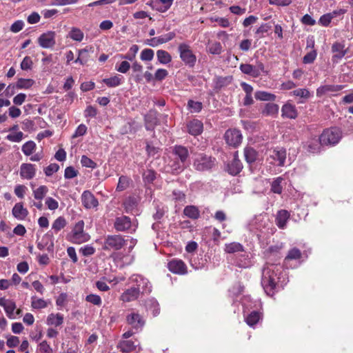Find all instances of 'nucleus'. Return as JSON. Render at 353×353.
Segmentation results:
<instances>
[{"mask_svg":"<svg viewBox=\"0 0 353 353\" xmlns=\"http://www.w3.org/2000/svg\"><path fill=\"white\" fill-rule=\"evenodd\" d=\"M280 270V268L277 265L271 264L265 267L263 270L261 285L269 296H273L274 294L277 282L279 279L278 276V272Z\"/></svg>","mask_w":353,"mask_h":353,"instance_id":"f257e3e1","label":"nucleus"},{"mask_svg":"<svg viewBox=\"0 0 353 353\" xmlns=\"http://www.w3.org/2000/svg\"><path fill=\"white\" fill-rule=\"evenodd\" d=\"M216 161L214 157L205 153L197 154L193 160V168L198 172H208L216 166Z\"/></svg>","mask_w":353,"mask_h":353,"instance_id":"f03ea898","label":"nucleus"},{"mask_svg":"<svg viewBox=\"0 0 353 353\" xmlns=\"http://www.w3.org/2000/svg\"><path fill=\"white\" fill-rule=\"evenodd\" d=\"M342 137L341 131L336 128L324 130L319 138L322 145H334L339 143Z\"/></svg>","mask_w":353,"mask_h":353,"instance_id":"7ed1b4c3","label":"nucleus"},{"mask_svg":"<svg viewBox=\"0 0 353 353\" xmlns=\"http://www.w3.org/2000/svg\"><path fill=\"white\" fill-rule=\"evenodd\" d=\"M127 240L121 234H110L105 237L103 249L104 250L118 251L126 244Z\"/></svg>","mask_w":353,"mask_h":353,"instance_id":"20e7f679","label":"nucleus"},{"mask_svg":"<svg viewBox=\"0 0 353 353\" xmlns=\"http://www.w3.org/2000/svg\"><path fill=\"white\" fill-rule=\"evenodd\" d=\"M224 138L227 144L233 148L238 147L243 139L241 132L236 129L228 130L225 133Z\"/></svg>","mask_w":353,"mask_h":353,"instance_id":"39448f33","label":"nucleus"},{"mask_svg":"<svg viewBox=\"0 0 353 353\" xmlns=\"http://www.w3.org/2000/svg\"><path fill=\"white\" fill-rule=\"evenodd\" d=\"M179 51L180 52V57L183 61L190 65H193L196 62V57L192 53L190 48L185 43H181L179 46Z\"/></svg>","mask_w":353,"mask_h":353,"instance_id":"423d86ee","label":"nucleus"},{"mask_svg":"<svg viewBox=\"0 0 353 353\" xmlns=\"http://www.w3.org/2000/svg\"><path fill=\"white\" fill-rule=\"evenodd\" d=\"M55 35L56 33L54 31H48L43 33L38 38V43L43 48H51L56 43Z\"/></svg>","mask_w":353,"mask_h":353,"instance_id":"0eeeda50","label":"nucleus"},{"mask_svg":"<svg viewBox=\"0 0 353 353\" xmlns=\"http://www.w3.org/2000/svg\"><path fill=\"white\" fill-rule=\"evenodd\" d=\"M132 221L130 217L121 216L117 217L114 222V228L117 232H126L130 230Z\"/></svg>","mask_w":353,"mask_h":353,"instance_id":"6e6552de","label":"nucleus"},{"mask_svg":"<svg viewBox=\"0 0 353 353\" xmlns=\"http://www.w3.org/2000/svg\"><path fill=\"white\" fill-rule=\"evenodd\" d=\"M81 201L83 206L87 209L96 208L99 205L97 199L88 190H85L83 192L81 195Z\"/></svg>","mask_w":353,"mask_h":353,"instance_id":"1a4fd4ad","label":"nucleus"},{"mask_svg":"<svg viewBox=\"0 0 353 353\" xmlns=\"http://www.w3.org/2000/svg\"><path fill=\"white\" fill-rule=\"evenodd\" d=\"M169 270L173 273L184 274L187 272V268L181 260L172 259L168 264Z\"/></svg>","mask_w":353,"mask_h":353,"instance_id":"9d476101","label":"nucleus"},{"mask_svg":"<svg viewBox=\"0 0 353 353\" xmlns=\"http://www.w3.org/2000/svg\"><path fill=\"white\" fill-rule=\"evenodd\" d=\"M158 113L154 110H151L145 115V126L147 130H153L154 127L159 124Z\"/></svg>","mask_w":353,"mask_h":353,"instance_id":"9b49d317","label":"nucleus"},{"mask_svg":"<svg viewBox=\"0 0 353 353\" xmlns=\"http://www.w3.org/2000/svg\"><path fill=\"white\" fill-rule=\"evenodd\" d=\"M36 174L34 165L31 163H22L20 167V176L22 179L30 180Z\"/></svg>","mask_w":353,"mask_h":353,"instance_id":"f8f14e48","label":"nucleus"},{"mask_svg":"<svg viewBox=\"0 0 353 353\" xmlns=\"http://www.w3.org/2000/svg\"><path fill=\"white\" fill-rule=\"evenodd\" d=\"M270 157L278 161V165L283 166L286 159V150L283 148H276L270 150Z\"/></svg>","mask_w":353,"mask_h":353,"instance_id":"ddd939ff","label":"nucleus"},{"mask_svg":"<svg viewBox=\"0 0 353 353\" xmlns=\"http://www.w3.org/2000/svg\"><path fill=\"white\" fill-rule=\"evenodd\" d=\"M126 320L128 324L137 330L142 328L145 324V321L138 313L133 312L128 314Z\"/></svg>","mask_w":353,"mask_h":353,"instance_id":"4468645a","label":"nucleus"},{"mask_svg":"<svg viewBox=\"0 0 353 353\" xmlns=\"http://www.w3.org/2000/svg\"><path fill=\"white\" fill-rule=\"evenodd\" d=\"M141 284H137L136 287H132L127 290L121 296L123 301L130 302L137 299L141 292Z\"/></svg>","mask_w":353,"mask_h":353,"instance_id":"2eb2a0df","label":"nucleus"},{"mask_svg":"<svg viewBox=\"0 0 353 353\" xmlns=\"http://www.w3.org/2000/svg\"><path fill=\"white\" fill-rule=\"evenodd\" d=\"M332 52L334 54L332 61L337 62L338 60L341 59L345 55L347 50L345 49L343 44L336 42L332 46Z\"/></svg>","mask_w":353,"mask_h":353,"instance_id":"dca6fc26","label":"nucleus"},{"mask_svg":"<svg viewBox=\"0 0 353 353\" xmlns=\"http://www.w3.org/2000/svg\"><path fill=\"white\" fill-rule=\"evenodd\" d=\"M172 154L183 163H185L189 157L188 148L183 145H175L172 150Z\"/></svg>","mask_w":353,"mask_h":353,"instance_id":"f3484780","label":"nucleus"},{"mask_svg":"<svg viewBox=\"0 0 353 353\" xmlns=\"http://www.w3.org/2000/svg\"><path fill=\"white\" fill-rule=\"evenodd\" d=\"M243 169V165L239 159L234 157L233 160L228 163L226 171L232 176H236L241 172Z\"/></svg>","mask_w":353,"mask_h":353,"instance_id":"a211bd4d","label":"nucleus"},{"mask_svg":"<svg viewBox=\"0 0 353 353\" xmlns=\"http://www.w3.org/2000/svg\"><path fill=\"white\" fill-rule=\"evenodd\" d=\"M282 117L294 119L298 117V112L294 105L290 103L284 104L281 108Z\"/></svg>","mask_w":353,"mask_h":353,"instance_id":"6ab92c4d","label":"nucleus"},{"mask_svg":"<svg viewBox=\"0 0 353 353\" xmlns=\"http://www.w3.org/2000/svg\"><path fill=\"white\" fill-rule=\"evenodd\" d=\"M290 213L286 210H279L276 216V224L280 229H283L286 226L288 220L290 219Z\"/></svg>","mask_w":353,"mask_h":353,"instance_id":"aec40b11","label":"nucleus"},{"mask_svg":"<svg viewBox=\"0 0 353 353\" xmlns=\"http://www.w3.org/2000/svg\"><path fill=\"white\" fill-rule=\"evenodd\" d=\"M12 215L19 220L24 219L28 215V211L24 208L22 203H17L12 210Z\"/></svg>","mask_w":353,"mask_h":353,"instance_id":"412c9836","label":"nucleus"},{"mask_svg":"<svg viewBox=\"0 0 353 353\" xmlns=\"http://www.w3.org/2000/svg\"><path fill=\"white\" fill-rule=\"evenodd\" d=\"M188 132L194 136L200 134L203 130V123L197 120L194 119L189 122L187 125Z\"/></svg>","mask_w":353,"mask_h":353,"instance_id":"4be33fe9","label":"nucleus"},{"mask_svg":"<svg viewBox=\"0 0 353 353\" xmlns=\"http://www.w3.org/2000/svg\"><path fill=\"white\" fill-rule=\"evenodd\" d=\"M343 86L339 85H325L319 87L316 90L318 96H322L327 92H335L342 90Z\"/></svg>","mask_w":353,"mask_h":353,"instance_id":"5701e85b","label":"nucleus"},{"mask_svg":"<svg viewBox=\"0 0 353 353\" xmlns=\"http://www.w3.org/2000/svg\"><path fill=\"white\" fill-rule=\"evenodd\" d=\"M279 105L275 103H266L261 110V114L263 116H274L278 114L279 112Z\"/></svg>","mask_w":353,"mask_h":353,"instance_id":"b1692460","label":"nucleus"},{"mask_svg":"<svg viewBox=\"0 0 353 353\" xmlns=\"http://www.w3.org/2000/svg\"><path fill=\"white\" fill-rule=\"evenodd\" d=\"M173 1L174 0H156L153 6V9L164 12L170 8Z\"/></svg>","mask_w":353,"mask_h":353,"instance_id":"393cba45","label":"nucleus"},{"mask_svg":"<svg viewBox=\"0 0 353 353\" xmlns=\"http://www.w3.org/2000/svg\"><path fill=\"white\" fill-rule=\"evenodd\" d=\"M232 80V77H216L214 79V88L216 90H220L222 88L228 85Z\"/></svg>","mask_w":353,"mask_h":353,"instance_id":"a878e982","label":"nucleus"},{"mask_svg":"<svg viewBox=\"0 0 353 353\" xmlns=\"http://www.w3.org/2000/svg\"><path fill=\"white\" fill-rule=\"evenodd\" d=\"M136 347L137 345L132 340L123 341L120 342L118 345V347H119L121 351L123 353L131 352L136 349Z\"/></svg>","mask_w":353,"mask_h":353,"instance_id":"bb28decb","label":"nucleus"},{"mask_svg":"<svg viewBox=\"0 0 353 353\" xmlns=\"http://www.w3.org/2000/svg\"><path fill=\"white\" fill-rule=\"evenodd\" d=\"M244 156L245 161L248 163L251 164L256 160L258 157V152L251 147H246L244 149Z\"/></svg>","mask_w":353,"mask_h":353,"instance_id":"cd10ccee","label":"nucleus"},{"mask_svg":"<svg viewBox=\"0 0 353 353\" xmlns=\"http://www.w3.org/2000/svg\"><path fill=\"white\" fill-rule=\"evenodd\" d=\"M241 71L245 74L250 75L253 77H258L260 76V72H258L254 65L248 64V63H242L240 65Z\"/></svg>","mask_w":353,"mask_h":353,"instance_id":"c85d7f7f","label":"nucleus"},{"mask_svg":"<svg viewBox=\"0 0 353 353\" xmlns=\"http://www.w3.org/2000/svg\"><path fill=\"white\" fill-rule=\"evenodd\" d=\"M183 214L192 219H197L200 216L199 209L194 205H188L183 210Z\"/></svg>","mask_w":353,"mask_h":353,"instance_id":"c756f323","label":"nucleus"},{"mask_svg":"<svg viewBox=\"0 0 353 353\" xmlns=\"http://www.w3.org/2000/svg\"><path fill=\"white\" fill-rule=\"evenodd\" d=\"M256 99L264 101H274L276 99V95L265 91H257L254 94Z\"/></svg>","mask_w":353,"mask_h":353,"instance_id":"7c9ffc66","label":"nucleus"},{"mask_svg":"<svg viewBox=\"0 0 353 353\" xmlns=\"http://www.w3.org/2000/svg\"><path fill=\"white\" fill-rule=\"evenodd\" d=\"M63 323V317L60 314H50L47 318V324L49 325L59 326Z\"/></svg>","mask_w":353,"mask_h":353,"instance_id":"2f4dec72","label":"nucleus"},{"mask_svg":"<svg viewBox=\"0 0 353 353\" xmlns=\"http://www.w3.org/2000/svg\"><path fill=\"white\" fill-rule=\"evenodd\" d=\"M261 318V314L257 311H252L245 319L247 324L250 326L256 325Z\"/></svg>","mask_w":353,"mask_h":353,"instance_id":"473e14b6","label":"nucleus"},{"mask_svg":"<svg viewBox=\"0 0 353 353\" xmlns=\"http://www.w3.org/2000/svg\"><path fill=\"white\" fill-rule=\"evenodd\" d=\"M158 61L162 64H167L172 60L170 54L165 50H159L157 52Z\"/></svg>","mask_w":353,"mask_h":353,"instance_id":"72a5a7b5","label":"nucleus"},{"mask_svg":"<svg viewBox=\"0 0 353 353\" xmlns=\"http://www.w3.org/2000/svg\"><path fill=\"white\" fill-rule=\"evenodd\" d=\"M137 284H141V292L142 293H150L151 286L148 281L141 276L136 278Z\"/></svg>","mask_w":353,"mask_h":353,"instance_id":"f704fd0d","label":"nucleus"},{"mask_svg":"<svg viewBox=\"0 0 353 353\" xmlns=\"http://www.w3.org/2000/svg\"><path fill=\"white\" fill-rule=\"evenodd\" d=\"M48 192V188L46 185H41L36 190H33V195L35 199L42 200Z\"/></svg>","mask_w":353,"mask_h":353,"instance_id":"c9c22d12","label":"nucleus"},{"mask_svg":"<svg viewBox=\"0 0 353 353\" xmlns=\"http://www.w3.org/2000/svg\"><path fill=\"white\" fill-rule=\"evenodd\" d=\"M34 83V81L31 79H19L16 87L19 89H28L32 86Z\"/></svg>","mask_w":353,"mask_h":353,"instance_id":"e433bc0d","label":"nucleus"},{"mask_svg":"<svg viewBox=\"0 0 353 353\" xmlns=\"http://www.w3.org/2000/svg\"><path fill=\"white\" fill-rule=\"evenodd\" d=\"M90 236L87 234L83 232L77 233L72 234V241L74 243H82L84 242H86L89 240Z\"/></svg>","mask_w":353,"mask_h":353,"instance_id":"4c0bfd02","label":"nucleus"},{"mask_svg":"<svg viewBox=\"0 0 353 353\" xmlns=\"http://www.w3.org/2000/svg\"><path fill=\"white\" fill-rule=\"evenodd\" d=\"M283 179L282 177H277L275 179L271 184V191L276 194H281L283 190V187L281 185V183Z\"/></svg>","mask_w":353,"mask_h":353,"instance_id":"58836bf2","label":"nucleus"},{"mask_svg":"<svg viewBox=\"0 0 353 353\" xmlns=\"http://www.w3.org/2000/svg\"><path fill=\"white\" fill-rule=\"evenodd\" d=\"M36 149V144L32 141H29L25 143L22 146V152L26 156L32 154Z\"/></svg>","mask_w":353,"mask_h":353,"instance_id":"ea45409f","label":"nucleus"},{"mask_svg":"<svg viewBox=\"0 0 353 353\" xmlns=\"http://www.w3.org/2000/svg\"><path fill=\"white\" fill-rule=\"evenodd\" d=\"M69 37L77 41H81L83 39V32L77 28H72L69 32Z\"/></svg>","mask_w":353,"mask_h":353,"instance_id":"a19ab883","label":"nucleus"},{"mask_svg":"<svg viewBox=\"0 0 353 353\" xmlns=\"http://www.w3.org/2000/svg\"><path fill=\"white\" fill-rule=\"evenodd\" d=\"M225 252L228 253H234L243 250V245L239 243L233 242L225 245Z\"/></svg>","mask_w":353,"mask_h":353,"instance_id":"79ce46f5","label":"nucleus"},{"mask_svg":"<svg viewBox=\"0 0 353 353\" xmlns=\"http://www.w3.org/2000/svg\"><path fill=\"white\" fill-rule=\"evenodd\" d=\"M171 172L174 174H178L181 173L185 168V163H181V161H174L171 165Z\"/></svg>","mask_w":353,"mask_h":353,"instance_id":"37998d69","label":"nucleus"},{"mask_svg":"<svg viewBox=\"0 0 353 353\" xmlns=\"http://www.w3.org/2000/svg\"><path fill=\"white\" fill-rule=\"evenodd\" d=\"M156 179V172L153 170H147L143 173L145 183H152Z\"/></svg>","mask_w":353,"mask_h":353,"instance_id":"c03bdc74","label":"nucleus"},{"mask_svg":"<svg viewBox=\"0 0 353 353\" xmlns=\"http://www.w3.org/2000/svg\"><path fill=\"white\" fill-rule=\"evenodd\" d=\"M66 225V221L63 216L58 217L52 223V228L59 232Z\"/></svg>","mask_w":353,"mask_h":353,"instance_id":"a18cd8bd","label":"nucleus"},{"mask_svg":"<svg viewBox=\"0 0 353 353\" xmlns=\"http://www.w3.org/2000/svg\"><path fill=\"white\" fill-rule=\"evenodd\" d=\"M16 308V304L14 301L10 300L8 303L5 306L4 310L6 312V314L10 319H14L15 316L14 315V311Z\"/></svg>","mask_w":353,"mask_h":353,"instance_id":"49530a36","label":"nucleus"},{"mask_svg":"<svg viewBox=\"0 0 353 353\" xmlns=\"http://www.w3.org/2000/svg\"><path fill=\"white\" fill-rule=\"evenodd\" d=\"M32 307L34 309H41L47 307V303L42 299H36L35 296L32 297Z\"/></svg>","mask_w":353,"mask_h":353,"instance_id":"de8ad7c7","label":"nucleus"},{"mask_svg":"<svg viewBox=\"0 0 353 353\" xmlns=\"http://www.w3.org/2000/svg\"><path fill=\"white\" fill-rule=\"evenodd\" d=\"M301 257V252L300 250H299L296 248H294L291 249L289 252L288 255L285 256V260H295L299 259Z\"/></svg>","mask_w":353,"mask_h":353,"instance_id":"09e8293b","label":"nucleus"},{"mask_svg":"<svg viewBox=\"0 0 353 353\" xmlns=\"http://www.w3.org/2000/svg\"><path fill=\"white\" fill-rule=\"evenodd\" d=\"M208 52L212 54H220L222 52V46L219 42L212 43L208 47Z\"/></svg>","mask_w":353,"mask_h":353,"instance_id":"8fccbe9b","label":"nucleus"},{"mask_svg":"<svg viewBox=\"0 0 353 353\" xmlns=\"http://www.w3.org/2000/svg\"><path fill=\"white\" fill-rule=\"evenodd\" d=\"M103 81L108 87H116L121 84V79L117 76H114L108 79H104Z\"/></svg>","mask_w":353,"mask_h":353,"instance_id":"3c124183","label":"nucleus"},{"mask_svg":"<svg viewBox=\"0 0 353 353\" xmlns=\"http://www.w3.org/2000/svg\"><path fill=\"white\" fill-rule=\"evenodd\" d=\"M188 106L191 110V112H199L201 110L203 105L201 102L189 100Z\"/></svg>","mask_w":353,"mask_h":353,"instance_id":"603ef678","label":"nucleus"},{"mask_svg":"<svg viewBox=\"0 0 353 353\" xmlns=\"http://www.w3.org/2000/svg\"><path fill=\"white\" fill-rule=\"evenodd\" d=\"M292 93L294 96L299 97L305 99H309L311 96L310 91L305 88H299L295 90Z\"/></svg>","mask_w":353,"mask_h":353,"instance_id":"864d4df0","label":"nucleus"},{"mask_svg":"<svg viewBox=\"0 0 353 353\" xmlns=\"http://www.w3.org/2000/svg\"><path fill=\"white\" fill-rule=\"evenodd\" d=\"M154 51L152 49H144L141 53V59L142 61H151L154 58Z\"/></svg>","mask_w":353,"mask_h":353,"instance_id":"5fc2aeb1","label":"nucleus"},{"mask_svg":"<svg viewBox=\"0 0 353 353\" xmlns=\"http://www.w3.org/2000/svg\"><path fill=\"white\" fill-rule=\"evenodd\" d=\"M334 17V13H327L322 15L319 19V23L323 26H327Z\"/></svg>","mask_w":353,"mask_h":353,"instance_id":"6e6d98bb","label":"nucleus"},{"mask_svg":"<svg viewBox=\"0 0 353 353\" xmlns=\"http://www.w3.org/2000/svg\"><path fill=\"white\" fill-rule=\"evenodd\" d=\"M81 163L83 167L86 168H95L97 167V163L85 155L82 156Z\"/></svg>","mask_w":353,"mask_h":353,"instance_id":"4d7b16f0","label":"nucleus"},{"mask_svg":"<svg viewBox=\"0 0 353 353\" xmlns=\"http://www.w3.org/2000/svg\"><path fill=\"white\" fill-rule=\"evenodd\" d=\"M128 184H129L128 178L125 176H121L119 177L117 190L118 191H123L128 188Z\"/></svg>","mask_w":353,"mask_h":353,"instance_id":"13d9d810","label":"nucleus"},{"mask_svg":"<svg viewBox=\"0 0 353 353\" xmlns=\"http://www.w3.org/2000/svg\"><path fill=\"white\" fill-rule=\"evenodd\" d=\"M33 62L32 59L26 56L23 58V61L21 63V68L23 70H31L32 68Z\"/></svg>","mask_w":353,"mask_h":353,"instance_id":"bf43d9fd","label":"nucleus"},{"mask_svg":"<svg viewBox=\"0 0 353 353\" xmlns=\"http://www.w3.org/2000/svg\"><path fill=\"white\" fill-rule=\"evenodd\" d=\"M176 36V34L174 32H170L166 34L162 35L161 37H158V40L159 45L167 43L172 39H173Z\"/></svg>","mask_w":353,"mask_h":353,"instance_id":"052dcab7","label":"nucleus"},{"mask_svg":"<svg viewBox=\"0 0 353 353\" xmlns=\"http://www.w3.org/2000/svg\"><path fill=\"white\" fill-rule=\"evenodd\" d=\"M78 174V171L76 170L72 166H68L65 169L64 177L70 179H73Z\"/></svg>","mask_w":353,"mask_h":353,"instance_id":"680f3d73","label":"nucleus"},{"mask_svg":"<svg viewBox=\"0 0 353 353\" xmlns=\"http://www.w3.org/2000/svg\"><path fill=\"white\" fill-rule=\"evenodd\" d=\"M85 301L95 305H100L101 304V297L99 295L94 294H90L86 296Z\"/></svg>","mask_w":353,"mask_h":353,"instance_id":"e2e57ef3","label":"nucleus"},{"mask_svg":"<svg viewBox=\"0 0 353 353\" xmlns=\"http://www.w3.org/2000/svg\"><path fill=\"white\" fill-rule=\"evenodd\" d=\"M59 169V165L57 163H51L44 169V172L46 176H50L54 172H57Z\"/></svg>","mask_w":353,"mask_h":353,"instance_id":"0e129e2a","label":"nucleus"},{"mask_svg":"<svg viewBox=\"0 0 353 353\" xmlns=\"http://www.w3.org/2000/svg\"><path fill=\"white\" fill-rule=\"evenodd\" d=\"M136 199L134 197H129L125 202V210L127 212L132 211L136 205Z\"/></svg>","mask_w":353,"mask_h":353,"instance_id":"69168bd1","label":"nucleus"},{"mask_svg":"<svg viewBox=\"0 0 353 353\" xmlns=\"http://www.w3.org/2000/svg\"><path fill=\"white\" fill-rule=\"evenodd\" d=\"M316 50L307 53L303 58V62L306 64L313 63L316 57Z\"/></svg>","mask_w":353,"mask_h":353,"instance_id":"338daca9","label":"nucleus"},{"mask_svg":"<svg viewBox=\"0 0 353 353\" xmlns=\"http://www.w3.org/2000/svg\"><path fill=\"white\" fill-rule=\"evenodd\" d=\"M39 350L41 353H52V349L46 341L40 343Z\"/></svg>","mask_w":353,"mask_h":353,"instance_id":"774afa93","label":"nucleus"}]
</instances>
